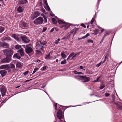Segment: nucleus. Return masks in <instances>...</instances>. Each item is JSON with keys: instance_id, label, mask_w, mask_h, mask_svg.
<instances>
[{"instance_id": "20e7f679", "label": "nucleus", "mask_w": 122, "mask_h": 122, "mask_svg": "<svg viewBox=\"0 0 122 122\" xmlns=\"http://www.w3.org/2000/svg\"><path fill=\"white\" fill-rule=\"evenodd\" d=\"M4 54L6 56V57H10L11 58V55L14 53L13 51L9 49H5L3 50Z\"/></svg>"}, {"instance_id": "37998d69", "label": "nucleus", "mask_w": 122, "mask_h": 122, "mask_svg": "<svg viewBox=\"0 0 122 122\" xmlns=\"http://www.w3.org/2000/svg\"><path fill=\"white\" fill-rule=\"evenodd\" d=\"M74 54V52H72L69 55V56L71 58Z\"/></svg>"}, {"instance_id": "5701e85b", "label": "nucleus", "mask_w": 122, "mask_h": 122, "mask_svg": "<svg viewBox=\"0 0 122 122\" xmlns=\"http://www.w3.org/2000/svg\"><path fill=\"white\" fill-rule=\"evenodd\" d=\"M9 67L7 65H3L1 66L0 67V69H6V68H7Z\"/></svg>"}, {"instance_id": "603ef678", "label": "nucleus", "mask_w": 122, "mask_h": 122, "mask_svg": "<svg viewBox=\"0 0 122 122\" xmlns=\"http://www.w3.org/2000/svg\"><path fill=\"white\" fill-rule=\"evenodd\" d=\"M44 23H46L47 22V19L45 17H44Z\"/></svg>"}, {"instance_id": "de8ad7c7", "label": "nucleus", "mask_w": 122, "mask_h": 122, "mask_svg": "<svg viewBox=\"0 0 122 122\" xmlns=\"http://www.w3.org/2000/svg\"><path fill=\"white\" fill-rule=\"evenodd\" d=\"M107 57V55L105 57V58L104 59V60L103 61V62H102L103 63H104L105 62V61H106V59Z\"/></svg>"}, {"instance_id": "f03ea898", "label": "nucleus", "mask_w": 122, "mask_h": 122, "mask_svg": "<svg viewBox=\"0 0 122 122\" xmlns=\"http://www.w3.org/2000/svg\"><path fill=\"white\" fill-rule=\"evenodd\" d=\"M57 21L59 24L62 25L60 26L59 27L64 30L67 29L70 26V23L66 22L63 20L58 19Z\"/></svg>"}, {"instance_id": "1a4fd4ad", "label": "nucleus", "mask_w": 122, "mask_h": 122, "mask_svg": "<svg viewBox=\"0 0 122 122\" xmlns=\"http://www.w3.org/2000/svg\"><path fill=\"white\" fill-rule=\"evenodd\" d=\"M11 36L17 41L21 40V36L18 34H12Z\"/></svg>"}, {"instance_id": "ea45409f", "label": "nucleus", "mask_w": 122, "mask_h": 122, "mask_svg": "<svg viewBox=\"0 0 122 122\" xmlns=\"http://www.w3.org/2000/svg\"><path fill=\"white\" fill-rule=\"evenodd\" d=\"M15 67V65L14 64L11 63L10 64V68H14Z\"/></svg>"}, {"instance_id": "a878e982", "label": "nucleus", "mask_w": 122, "mask_h": 122, "mask_svg": "<svg viewBox=\"0 0 122 122\" xmlns=\"http://www.w3.org/2000/svg\"><path fill=\"white\" fill-rule=\"evenodd\" d=\"M44 7L46 10L48 11H49L50 10V8L48 5L46 6H44Z\"/></svg>"}, {"instance_id": "4c0bfd02", "label": "nucleus", "mask_w": 122, "mask_h": 122, "mask_svg": "<svg viewBox=\"0 0 122 122\" xmlns=\"http://www.w3.org/2000/svg\"><path fill=\"white\" fill-rule=\"evenodd\" d=\"M47 67L46 66H45L43 67H42L41 69V70L42 71H44L46 68Z\"/></svg>"}, {"instance_id": "4468645a", "label": "nucleus", "mask_w": 122, "mask_h": 122, "mask_svg": "<svg viewBox=\"0 0 122 122\" xmlns=\"http://www.w3.org/2000/svg\"><path fill=\"white\" fill-rule=\"evenodd\" d=\"M81 78L83 80H84V82L88 81L90 80V77L83 76H81Z\"/></svg>"}, {"instance_id": "39448f33", "label": "nucleus", "mask_w": 122, "mask_h": 122, "mask_svg": "<svg viewBox=\"0 0 122 122\" xmlns=\"http://www.w3.org/2000/svg\"><path fill=\"white\" fill-rule=\"evenodd\" d=\"M44 21V20L42 17H39L36 19L34 21V24L36 25H41L42 24Z\"/></svg>"}, {"instance_id": "79ce46f5", "label": "nucleus", "mask_w": 122, "mask_h": 122, "mask_svg": "<svg viewBox=\"0 0 122 122\" xmlns=\"http://www.w3.org/2000/svg\"><path fill=\"white\" fill-rule=\"evenodd\" d=\"M60 40V39L59 38H58L57 40H56L55 42V43L56 44L59 43V42Z\"/></svg>"}, {"instance_id": "3c124183", "label": "nucleus", "mask_w": 122, "mask_h": 122, "mask_svg": "<svg viewBox=\"0 0 122 122\" xmlns=\"http://www.w3.org/2000/svg\"><path fill=\"white\" fill-rule=\"evenodd\" d=\"M74 73L75 74L78 75V72L77 71L75 70L73 71Z\"/></svg>"}, {"instance_id": "bb28decb", "label": "nucleus", "mask_w": 122, "mask_h": 122, "mask_svg": "<svg viewBox=\"0 0 122 122\" xmlns=\"http://www.w3.org/2000/svg\"><path fill=\"white\" fill-rule=\"evenodd\" d=\"M50 53H49V54L46 55V56L45 57V59H49L50 60L51 59V58L50 57Z\"/></svg>"}, {"instance_id": "72a5a7b5", "label": "nucleus", "mask_w": 122, "mask_h": 122, "mask_svg": "<svg viewBox=\"0 0 122 122\" xmlns=\"http://www.w3.org/2000/svg\"><path fill=\"white\" fill-rule=\"evenodd\" d=\"M76 32V30L75 29H73L72 30H71V33L72 34L74 33L75 34Z\"/></svg>"}, {"instance_id": "680f3d73", "label": "nucleus", "mask_w": 122, "mask_h": 122, "mask_svg": "<svg viewBox=\"0 0 122 122\" xmlns=\"http://www.w3.org/2000/svg\"><path fill=\"white\" fill-rule=\"evenodd\" d=\"M66 39H67L66 37H64L63 38H62L61 40H63Z\"/></svg>"}, {"instance_id": "473e14b6", "label": "nucleus", "mask_w": 122, "mask_h": 122, "mask_svg": "<svg viewBox=\"0 0 122 122\" xmlns=\"http://www.w3.org/2000/svg\"><path fill=\"white\" fill-rule=\"evenodd\" d=\"M81 76L78 75V76H76L75 77V78L76 79L78 80H79L81 78Z\"/></svg>"}, {"instance_id": "dca6fc26", "label": "nucleus", "mask_w": 122, "mask_h": 122, "mask_svg": "<svg viewBox=\"0 0 122 122\" xmlns=\"http://www.w3.org/2000/svg\"><path fill=\"white\" fill-rule=\"evenodd\" d=\"M23 65V63L20 62H17L16 64V67L18 68L21 67Z\"/></svg>"}, {"instance_id": "0eeeda50", "label": "nucleus", "mask_w": 122, "mask_h": 122, "mask_svg": "<svg viewBox=\"0 0 122 122\" xmlns=\"http://www.w3.org/2000/svg\"><path fill=\"white\" fill-rule=\"evenodd\" d=\"M114 95H113L112 97L113 98V101L112 102V103H114L116 106L117 108H118L119 109L121 110L122 109V103L119 102L117 103H116L114 101Z\"/></svg>"}, {"instance_id": "774afa93", "label": "nucleus", "mask_w": 122, "mask_h": 122, "mask_svg": "<svg viewBox=\"0 0 122 122\" xmlns=\"http://www.w3.org/2000/svg\"><path fill=\"white\" fill-rule=\"evenodd\" d=\"M70 57L69 56L66 59V60H68L70 58Z\"/></svg>"}, {"instance_id": "4d7b16f0", "label": "nucleus", "mask_w": 122, "mask_h": 122, "mask_svg": "<svg viewBox=\"0 0 122 122\" xmlns=\"http://www.w3.org/2000/svg\"><path fill=\"white\" fill-rule=\"evenodd\" d=\"M44 3L46 6L48 5L47 2L46 1H45Z\"/></svg>"}, {"instance_id": "cd10ccee", "label": "nucleus", "mask_w": 122, "mask_h": 122, "mask_svg": "<svg viewBox=\"0 0 122 122\" xmlns=\"http://www.w3.org/2000/svg\"><path fill=\"white\" fill-rule=\"evenodd\" d=\"M15 47L16 49L18 50L21 48V46L20 45H17L15 46Z\"/></svg>"}, {"instance_id": "aec40b11", "label": "nucleus", "mask_w": 122, "mask_h": 122, "mask_svg": "<svg viewBox=\"0 0 122 122\" xmlns=\"http://www.w3.org/2000/svg\"><path fill=\"white\" fill-rule=\"evenodd\" d=\"M27 2V0H19V4H26Z\"/></svg>"}, {"instance_id": "2eb2a0df", "label": "nucleus", "mask_w": 122, "mask_h": 122, "mask_svg": "<svg viewBox=\"0 0 122 122\" xmlns=\"http://www.w3.org/2000/svg\"><path fill=\"white\" fill-rule=\"evenodd\" d=\"M23 50V48H21L17 51V52L20 53V55L21 56H23L24 55V53Z\"/></svg>"}, {"instance_id": "393cba45", "label": "nucleus", "mask_w": 122, "mask_h": 122, "mask_svg": "<svg viewBox=\"0 0 122 122\" xmlns=\"http://www.w3.org/2000/svg\"><path fill=\"white\" fill-rule=\"evenodd\" d=\"M17 10L19 13L22 12L23 11L22 8L20 6H19L17 9Z\"/></svg>"}, {"instance_id": "69168bd1", "label": "nucleus", "mask_w": 122, "mask_h": 122, "mask_svg": "<svg viewBox=\"0 0 122 122\" xmlns=\"http://www.w3.org/2000/svg\"><path fill=\"white\" fill-rule=\"evenodd\" d=\"M31 80V79H30V80H26V81H25V82H28V81H30V80Z\"/></svg>"}, {"instance_id": "338daca9", "label": "nucleus", "mask_w": 122, "mask_h": 122, "mask_svg": "<svg viewBox=\"0 0 122 122\" xmlns=\"http://www.w3.org/2000/svg\"><path fill=\"white\" fill-rule=\"evenodd\" d=\"M55 30L56 31H58V30L57 28H55Z\"/></svg>"}, {"instance_id": "423d86ee", "label": "nucleus", "mask_w": 122, "mask_h": 122, "mask_svg": "<svg viewBox=\"0 0 122 122\" xmlns=\"http://www.w3.org/2000/svg\"><path fill=\"white\" fill-rule=\"evenodd\" d=\"M0 91L1 93L2 96H4L6 93V90L5 86L3 85H0Z\"/></svg>"}, {"instance_id": "a18cd8bd", "label": "nucleus", "mask_w": 122, "mask_h": 122, "mask_svg": "<svg viewBox=\"0 0 122 122\" xmlns=\"http://www.w3.org/2000/svg\"><path fill=\"white\" fill-rule=\"evenodd\" d=\"M94 20V18H93L91 21V24H93Z\"/></svg>"}, {"instance_id": "49530a36", "label": "nucleus", "mask_w": 122, "mask_h": 122, "mask_svg": "<svg viewBox=\"0 0 122 122\" xmlns=\"http://www.w3.org/2000/svg\"><path fill=\"white\" fill-rule=\"evenodd\" d=\"M46 29H47V28L46 27H44L43 28V30H42V32H45L46 31Z\"/></svg>"}, {"instance_id": "c03bdc74", "label": "nucleus", "mask_w": 122, "mask_h": 122, "mask_svg": "<svg viewBox=\"0 0 122 122\" xmlns=\"http://www.w3.org/2000/svg\"><path fill=\"white\" fill-rule=\"evenodd\" d=\"M105 86L104 85H102L100 86V89H102Z\"/></svg>"}, {"instance_id": "c756f323", "label": "nucleus", "mask_w": 122, "mask_h": 122, "mask_svg": "<svg viewBox=\"0 0 122 122\" xmlns=\"http://www.w3.org/2000/svg\"><path fill=\"white\" fill-rule=\"evenodd\" d=\"M66 63V60L64 59L63 61H62L61 62V64L63 65L65 64Z\"/></svg>"}, {"instance_id": "7c9ffc66", "label": "nucleus", "mask_w": 122, "mask_h": 122, "mask_svg": "<svg viewBox=\"0 0 122 122\" xmlns=\"http://www.w3.org/2000/svg\"><path fill=\"white\" fill-rule=\"evenodd\" d=\"M52 20L53 24H56L57 23V21L54 18H52Z\"/></svg>"}, {"instance_id": "9d476101", "label": "nucleus", "mask_w": 122, "mask_h": 122, "mask_svg": "<svg viewBox=\"0 0 122 122\" xmlns=\"http://www.w3.org/2000/svg\"><path fill=\"white\" fill-rule=\"evenodd\" d=\"M39 15V13L38 11L32 13L31 15V19L32 20H33Z\"/></svg>"}, {"instance_id": "13d9d810", "label": "nucleus", "mask_w": 122, "mask_h": 122, "mask_svg": "<svg viewBox=\"0 0 122 122\" xmlns=\"http://www.w3.org/2000/svg\"><path fill=\"white\" fill-rule=\"evenodd\" d=\"M83 74L82 72H78V75H83Z\"/></svg>"}, {"instance_id": "0e129e2a", "label": "nucleus", "mask_w": 122, "mask_h": 122, "mask_svg": "<svg viewBox=\"0 0 122 122\" xmlns=\"http://www.w3.org/2000/svg\"><path fill=\"white\" fill-rule=\"evenodd\" d=\"M86 36V37H87V36H89V34L88 33H87V34H86V35H85Z\"/></svg>"}, {"instance_id": "58836bf2", "label": "nucleus", "mask_w": 122, "mask_h": 122, "mask_svg": "<svg viewBox=\"0 0 122 122\" xmlns=\"http://www.w3.org/2000/svg\"><path fill=\"white\" fill-rule=\"evenodd\" d=\"M4 30V28L0 26V32L1 33Z\"/></svg>"}, {"instance_id": "a19ab883", "label": "nucleus", "mask_w": 122, "mask_h": 122, "mask_svg": "<svg viewBox=\"0 0 122 122\" xmlns=\"http://www.w3.org/2000/svg\"><path fill=\"white\" fill-rule=\"evenodd\" d=\"M29 72V71H27L23 73V74L24 76L26 75Z\"/></svg>"}, {"instance_id": "7ed1b4c3", "label": "nucleus", "mask_w": 122, "mask_h": 122, "mask_svg": "<svg viewBox=\"0 0 122 122\" xmlns=\"http://www.w3.org/2000/svg\"><path fill=\"white\" fill-rule=\"evenodd\" d=\"M47 43L46 41H38L36 43V48L37 49L43 51L44 48L43 46L46 45Z\"/></svg>"}, {"instance_id": "6e6552de", "label": "nucleus", "mask_w": 122, "mask_h": 122, "mask_svg": "<svg viewBox=\"0 0 122 122\" xmlns=\"http://www.w3.org/2000/svg\"><path fill=\"white\" fill-rule=\"evenodd\" d=\"M25 51L27 54H29L33 52V50L32 47L28 45H26L25 48Z\"/></svg>"}, {"instance_id": "6e6d98bb", "label": "nucleus", "mask_w": 122, "mask_h": 122, "mask_svg": "<svg viewBox=\"0 0 122 122\" xmlns=\"http://www.w3.org/2000/svg\"><path fill=\"white\" fill-rule=\"evenodd\" d=\"M42 12L44 13V14H46L45 12V9H42Z\"/></svg>"}, {"instance_id": "f257e3e1", "label": "nucleus", "mask_w": 122, "mask_h": 122, "mask_svg": "<svg viewBox=\"0 0 122 122\" xmlns=\"http://www.w3.org/2000/svg\"><path fill=\"white\" fill-rule=\"evenodd\" d=\"M54 105L55 110H57V118L60 120L61 122H66L64 120V116L62 113L61 109H62V106L57 104V103H54Z\"/></svg>"}, {"instance_id": "4be33fe9", "label": "nucleus", "mask_w": 122, "mask_h": 122, "mask_svg": "<svg viewBox=\"0 0 122 122\" xmlns=\"http://www.w3.org/2000/svg\"><path fill=\"white\" fill-rule=\"evenodd\" d=\"M99 30L97 29H96L93 31V33H92V34L94 35H97L99 32Z\"/></svg>"}, {"instance_id": "9b49d317", "label": "nucleus", "mask_w": 122, "mask_h": 122, "mask_svg": "<svg viewBox=\"0 0 122 122\" xmlns=\"http://www.w3.org/2000/svg\"><path fill=\"white\" fill-rule=\"evenodd\" d=\"M23 41L25 43H27L29 42L30 40L27 39L26 36L24 35L21 36V40Z\"/></svg>"}, {"instance_id": "b1692460", "label": "nucleus", "mask_w": 122, "mask_h": 122, "mask_svg": "<svg viewBox=\"0 0 122 122\" xmlns=\"http://www.w3.org/2000/svg\"><path fill=\"white\" fill-rule=\"evenodd\" d=\"M61 55L63 59H65L66 57V56L65 54V52L64 51H62L61 53Z\"/></svg>"}, {"instance_id": "f8f14e48", "label": "nucleus", "mask_w": 122, "mask_h": 122, "mask_svg": "<svg viewBox=\"0 0 122 122\" xmlns=\"http://www.w3.org/2000/svg\"><path fill=\"white\" fill-rule=\"evenodd\" d=\"M20 25L23 28L25 29H27L28 27V25L27 23L23 22H20Z\"/></svg>"}, {"instance_id": "e2e57ef3", "label": "nucleus", "mask_w": 122, "mask_h": 122, "mask_svg": "<svg viewBox=\"0 0 122 122\" xmlns=\"http://www.w3.org/2000/svg\"><path fill=\"white\" fill-rule=\"evenodd\" d=\"M108 35V34L107 33H106L104 35V37H105L107 35Z\"/></svg>"}, {"instance_id": "e433bc0d", "label": "nucleus", "mask_w": 122, "mask_h": 122, "mask_svg": "<svg viewBox=\"0 0 122 122\" xmlns=\"http://www.w3.org/2000/svg\"><path fill=\"white\" fill-rule=\"evenodd\" d=\"M103 64V63L102 62V61H101L98 64H97L96 65V66L97 67H99V66H100V65Z\"/></svg>"}, {"instance_id": "864d4df0", "label": "nucleus", "mask_w": 122, "mask_h": 122, "mask_svg": "<svg viewBox=\"0 0 122 122\" xmlns=\"http://www.w3.org/2000/svg\"><path fill=\"white\" fill-rule=\"evenodd\" d=\"M105 96L106 97H108L110 95L108 93H105Z\"/></svg>"}, {"instance_id": "8fccbe9b", "label": "nucleus", "mask_w": 122, "mask_h": 122, "mask_svg": "<svg viewBox=\"0 0 122 122\" xmlns=\"http://www.w3.org/2000/svg\"><path fill=\"white\" fill-rule=\"evenodd\" d=\"M81 25L84 28H86V26L85 25V24H81Z\"/></svg>"}, {"instance_id": "bf43d9fd", "label": "nucleus", "mask_w": 122, "mask_h": 122, "mask_svg": "<svg viewBox=\"0 0 122 122\" xmlns=\"http://www.w3.org/2000/svg\"><path fill=\"white\" fill-rule=\"evenodd\" d=\"M86 37V35L83 36L81 38V39H84Z\"/></svg>"}, {"instance_id": "412c9836", "label": "nucleus", "mask_w": 122, "mask_h": 122, "mask_svg": "<svg viewBox=\"0 0 122 122\" xmlns=\"http://www.w3.org/2000/svg\"><path fill=\"white\" fill-rule=\"evenodd\" d=\"M13 58H14L19 59L20 58V56L18 53L15 54L13 56Z\"/></svg>"}, {"instance_id": "a211bd4d", "label": "nucleus", "mask_w": 122, "mask_h": 122, "mask_svg": "<svg viewBox=\"0 0 122 122\" xmlns=\"http://www.w3.org/2000/svg\"><path fill=\"white\" fill-rule=\"evenodd\" d=\"M81 53V52H78L77 53H76L72 57L71 59V60H75L76 59V57H77Z\"/></svg>"}, {"instance_id": "ddd939ff", "label": "nucleus", "mask_w": 122, "mask_h": 122, "mask_svg": "<svg viewBox=\"0 0 122 122\" xmlns=\"http://www.w3.org/2000/svg\"><path fill=\"white\" fill-rule=\"evenodd\" d=\"M11 58L10 57H6V58L2 60L1 62L2 63L9 62L11 60Z\"/></svg>"}, {"instance_id": "6ab92c4d", "label": "nucleus", "mask_w": 122, "mask_h": 122, "mask_svg": "<svg viewBox=\"0 0 122 122\" xmlns=\"http://www.w3.org/2000/svg\"><path fill=\"white\" fill-rule=\"evenodd\" d=\"M2 47L4 48H8L9 47V45L8 44L6 43H3L1 44Z\"/></svg>"}, {"instance_id": "c9c22d12", "label": "nucleus", "mask_w": 122, "mask_h": 122, "mask_svg": "<svg viewBox=\"0 0 122 122\" xmlns=\"http://www.w3.org/2000/svg\"><path fill=\"white\" fill-rule=\"evenodd\" d=\"M39 69V68H35L34 70V71L33 72L32 74H34Z\"/></svg>"}, {"instance_id": "f704fd0d", "label": "nucleus", "mask_w": 122, "mask_h": 122, "mask_svg": "<svg viewBox=\"0 0 122 122\" xmlns=\"http://www.w3.org/2000/svg\"><path fill=\"white\" fill-rule=\"evenodd\" d=\"M100 77H99L97 78L96 80H95L94 81L96 82L97 81H100Z\"/></svg>"}, {"instance_id": "052dcab7", "label": "nucleus", "mask_w": 122, "mask_h": 122, "mask_svg": "<svg viewBox=\"0 0 122 122\" xmlns=\"http://www.w3.org/2000/svg\"><path fill=\"white\" fill-rule=\"evenodd\" d=\"M79 68L81 69H83V66H80Z\"/></svg>"}, {"instance_id": "c85d7f7f", "label": "nucleus", "mask_w": 122, "mask_h": 122, "mask_svg": "<svg viewBox=\"0 0 122 122\" xmlns=\"http://www.w3.org/2000/svg\"><path fill=\"white\" fill-rule=\"evenodd\" d=\"M113 81H110L108 83V84H111L112 86H113Z\"/></svg>"}, {"instance_id": "09e8293b", "label": "nucleus", "mask_w": 122, "mask_h": 122, "mask_svg": "<svg viewBox=\"0 0 122 122\" xmlns=\"http://www.w3.org/2000/svg\"><path fill=\"white\" fill-rule=\"evenodd\" d=\"M88 42L89 43H93V41L91 40H88Z\"/></svg>"}, {"instance_id": "f3484780", "label": "nucleus", "mask_w": 122, "mask_h": 122, "mask_svg": "<svg viewBox=\"0 0 122 122\" xmlns=\"http://www.w3.org/2000/svg\"><path fill=\"white\" fill-rule=\"evenodd\" d=\"M0 73L2 76H4L6 75L7 71L5 70H2L0 71Z\"/></svg>"}, {"instance_id": "2f4dec72", "label": "nucleus", "mask_w": 122, "mask_h": 122, "mask_svg": "<svg viewBox=\"0 0 122 122\" xmlns=\"http://www.w3.org/2000/svg\"><path fill=\"white\" fill-rule=\"evenodd\" d=\"M67 39H69L71 36V34L69 33H68L65 35Z\"/></svg>"}, {"instance_id": "5fc2aeb1", "label": "nucleus", "mask_w": 122, "mask_h": 122, "mask_svg": "<svg viewBox=\"0 0 122 122\" xmlns=\"http://www.w3.org/2000/svg\"><path fill=\"white\" fill-rule=\"evenodd\" d=\"M54 29H55V28H52L50 30V32H53L54 31Z\"/></svg>"}]
</instances>
